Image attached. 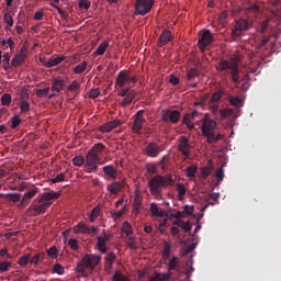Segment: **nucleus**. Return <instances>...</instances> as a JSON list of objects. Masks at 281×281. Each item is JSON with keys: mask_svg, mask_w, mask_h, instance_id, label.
Returning <instances> with one entry per match:
<instances>
[{"mask_svg": "<svg viewBox=\"0 0 281 281\" xmlns=\"http://www.w3.org/2000/svg\"><path fill=\"white\" fill-rule=\"evenodd\" d=\"M65 60V56H57L55 58H49L46 63H44V67H56L57 65H60Z\"/></svg>", "mask_w": 281, "mask_h": 281, "instance_id": "nucleus-28", "label": "nucleus"}, {"mask_svg": "<svg viewBox=\"0 0 281 281\" xmlns=\"http://www.w3.org/2000/svg\"><path fill=\"white\" fill-rule=\"evenodd\" d=\"M150 213L154 216H158L159 218H167L168 213L164 210H159V206H157V203L150 204Z\"/></svg>", "mask_w": 281, "mask_h": 281, "instance_id": "nucleus-24", "label": "nucleus"}, {"mask_svg": "<svg viewBox=\"0 0 281 281\" xmlns=\"http://www.w3.org/2000/svg\"><path fill=\"white\" fill-rule=\"evenodd\" d=\"M144 110H139L135 115H134V122H133V133H136V135H139L142 128H144Z\"/></svg>", "mask_w": 281, "mask_h": 281, "instance_id": "nucleus-10", "label": "nucleus"}, {"mask_svg": "<svg viewBox=\"0 0 281 281\" xmlns=\"http://www.w3.org/2000/svg\"><path fill=\"white\" fill-rule=\"evenodd\" d=\"M36 95L38 98H45V95H49V87L36 90Z\"/></svg>", "mask_w": 281, "mask_h": 281, "instance_id": "nucleus-60", "label": "nucleus"}, {"mask_svg": "<svg viewBox=\"0 0 281 281\" xmlns=\"http://www.w3.org/2000/svg\"><path fill=\"white\" fill-rule=\"evenodd\" d=\"M18 265H20V267H27V265H30V255L20 257Z\"/></svg>", "mask_w": 281, "mask_h": 281, "instance_id": "nucleus-53", "label": "nucleus"}, {"mask_svg": "<svg viewBox=\"0 0 281 281\" xmlns=\"http://www.w3.org/2000/svg\"><path fill=\"white\" fill-rule=\"evenodd\" d=\"M78 5H79L80 10H89V8H91V1H89V0H80Z\"/></svg>", "mask_w": 281, "mask_h": 281, "instance_id": "nucleus-59", "label": "nucleus"}, {"mask_svg": "<svg viewBox=\"0 0 281 281\" xmlns=\"http://www.w3.org/2000/svg\"><path fill=\"white\" fill-rule=\"evenodd\" d=\"M154 4V0H136L134 4V14H136V16H146V14L153 10Z\"/></svg>", "mask_w": 281, "mask_h": 281, "instance_id": "nucleus-4", "label": "nucleus"}, {"mask_svg": "<svg viewBox=\"0 0 281 281\" xmlns=\"http://www.w3.org/2000/svg\"><path fill=\"white\" fill-rule=\"evenodd\" d=\"M67 91H70V93H78L80 91V82L78 80H74L68 87Z\"/></svg>", "mask_w": 281, "mask_h": 281, "instance_id": "nucleus-35", "label": "nucleus"}, {"mask_svg": "<svg viewBox=\"0 0 281 281\" xmlns=\"http://www.w3.org/2000/svg\"><path fill=\"white\" fill-rule=\"evenodd\" d=\"M220 71H228L231 78L235 85H240L243 80H247L249 76L247 75L244 79H240V70L238 69V59L232 58L231 60L222 59L218 65Z\"/></svg>", "mask_w": 281, "mask_h": 281, "instance_id": "nucleus-2", "label": "nucleus"}, {"mask_svg": "<svg viewBox=\"0 0 281 281\" xmlns=\"http://www.w3.org/2000/svg\"><path fill=\"white\" fill-rule=\"evenodd\" d=\"M60 194L52 191V192H45L42 194V198L40 199V203H45V201H54V199H58Z\"/></svg>", "mask_w": 281, "mask_h": 281, "instance_id": "nucleus-29", "label": "nucleus"}, {"mask_svg": "<svg viewBox=\"0 0 281 281\" xmlns=\"http://www.w3.org/2000/svg\"><path fill=\"white\" fill-rule=\"evenodd\" d=\"M38 192V188H34L31 191H27L23 194V198L21 200V203L19 204V207L25 206L26 203H30L32 199H34V195Z\"/></svg>", "mask_w": 281, "mask_h": 281, "instance_id": "nucleus-21", "label": "nucleus"}, {"mask_svg": "<svg viewBox=\"0 0 281 281\" xmlns=\"http://www.w3.org/2000/svg\"><path fill=\"white\" fill-rule=\"evenodd\" d=\"M223 95H224L223 90H218V91L214 92L211 97V102H213V103L218 102L221 100V98H223Z\"/></svg>", "mask_w": 281, "mask_h": 281, "instance_id": "nucleus-58", "label": "nucleus"}, {"mask_svg": "<svg viewBox=\"0 0 281 281\" xmlns=\"http://www.w3.org/2000/svg\"><path fill=\"white\" fill-rule=\"evenodd\" d=\"M47 256L53 260L58 258V248H56V246H52L50 248H48Z\"/></svg>", "mask_w": 281, "mask_h": 281, "instance_id": "nucleus-46", "label": "nucleus"}, {"mask_svg": "<svg viewBox=\"0 0 281 281\" xmlns=\"http://www.w3.org/2000/svg\"><path fill=\"white\" fill-rule=\"evenodd\" d=\"M203 136L206 137L207 144H216V134L214 132H209L203 134Z\"/></svg>", "mask_w": 281, "mask_h": 281, "instance_id": "nucleus-49", "label": "nucleus"}, {"mask_svg": "<svg viewBox=\"0 0 281 281\" xmlns=\"http://www.w3.org/2000/svg\"><path fill=\"white\" fill-rule=\"evenodd\" d=\"M133 207V214H139V210H142V199L135 198Z\"/></svg>", "mask_w": 281, "mask_h": 281, "instance_id": "nucleus-43", "label": "nucleus"}, {"mask_svg": "<svg viewBox=\"0 0 281 281\" xmlns=\"http://www.w3.org/2000/svg\"><path fill=\"white\" fill-rule=\"evenodd\" d=\"M126 187V180H120L108 184L106 190L110 194L117 195Z\"/></svg>", "mask_w": 281, "mask_h": 281, "instance_id": "nucleus-14", "label": "nucleus"}, {"mask_svg": "<svg viewBox=\"0 0 281 281\" xmlns=\"http://www.w3.org/2000/svg\"><path fill=\"white\" fill-rule=\"evenodd\" d=\"M104 260H105V263H104L105 270L109 271V269L113 267V262H115V254L113 252L108 254Z\"/></svg>", "mask_w": 281, "mask_h": 281, "instance_id": "nucleus-30", "label": "nucleus"}, {"mask_svg": "<svg viewBox=\"0 0 281 281\" xmlns=\"http://www.w3.org/2000/svg\"><path fill=\"white\" fill-rule=\"evenodd\" d=\"M74 166H77V168H81V166H85V157L82 156H76L72 158Z\"/></svg>", "mask_w": 281, "mask_h": 281, "instance_id": "nucleus-47", "label": "nucleus"}, {"mask_svg": "<svg viewBox=\"0 0 281 281\" xmlns=\"http://www.w3.org/2000/svg\"><path fill=\"white\" fill-rule=\"evenodd\" d=\"M3 21L9 25V27H12L14 25V19L12 18V14L10 12L4 13Z\"/></svg>", "mask_w": 281, "mask_h": 281, "instance_id": "nucleus-51", "label": "nucleus"}, {"mask_svg": "<svg viewBox=\"0 0 281 281\" xmlns=\"http://www.w3.org/2000/svg\"><path fill=\"white\" fill-rule=\"evenodd\" d=\"M162 122H170L171 124H179V121L181 120V112L179 110H162L161 115Z\"/></svg>", "mask_w": 281, "mask_h": 281, "instance_id": "nucleus-8", "label": "nucleus"}, {"mask_svg": "<svg viewBox=\"0 0 281 281\" xmlns=\"http://www.w3.org/2000/svg\"><path fill=\"white\" fill-rule=\"evenodd\" d=\"M11 267H12V261H8V260L0 261V273H5L10 271Z\"/></svg>", "mask_w": 281, "mask_h": 281, "instance_id": "nucleus-37", "label": "nucleus"}, {"mask_svg": "<svg viewBox=\"0 0 281 281\" xmlns=\"http://www.w3.org/2000/svg\"><path fill=\"white\" fill-rule=\"evenodd\" d=\"M112 281H128V277L124 276L122 271L116 270L112 277Z\"/></svg>", "mask_w": 281, "mask_h": 281, "instance_id": "nucleus-38", "label": "nucleus"}, {"mask_svg": "<svg viewBox=\"0 0 281 281\" xmlns=\"http://www.w3.org/2000/svg\"><path fill=\"white\" fill-rule=\"evenodd\" d=\"M104 175L109 178L115 181L117 179V169H115V166L108 165L103 167Z\"/></svg>", "mask_w": 281, "mask_h": 281, "instance_id": "nucleus-22", "label": "nucleus"}, {"mask_svg": "<svg viewBox=\"0 0 281 281\" xmlns=\"http://www.w3.org/2000/svg\"><path fill=\"white\" fill-rule=\"evenodd\" d=\"M74 234H88L91 235V227L85 223H79L72 228Z\"/></svg>", "mask_w": 281, "mask_h": 281, "instance_id": "nucleus-23", "label": "nucleus"}, {"mask_svg": "<svg viewBox=\"0 0 281 281\" xmlns=\"http://www.w3.org/2000/svg\"><path fill=\"white\" fill-rule=\"evenodd\" d=\"M200 172L203 179H207L212 175V167H202Z\"/></svg>", "mask_w": 281, "mask_h": 281, "instance_id": "nucleus-57", "label": "nucleus"}, {"mask_svg": "<svg viewBox=\"0 0 281 281\" xmlns=\"http://www.w3.org/2000/svg\"><path fill=\"white\" fill-rule=\"evenodd\" d=\"M45 256H47L45 252L35 254L33 257H30V265H34L35 267L41 265L45 260Z\"/></svg>", "mask_w": 281, "mask_h": 281, "instance_id": "nucleus-26", "label": "nucleus"}, {"mask_svg": "<svg viewBox=\"0 0 281 281\" xmlns=\"http://www.w3.org/2000/svg\"><path fill=\"white\" fill-rule=\"evenodd\" d=\"M4 198L9 199L12 203H21V201H23V199H21V193H8Z\"/></svg>", "mask_w": 281, "mask_h": 281, "instance_id": "nucleus-34", "label": "nucleus"}, {"mask_svg": "<svg viewBox=\"0 0 281 281\" xmlns=\"http://www.w3.org/2000/svg\"><path fill=\"white\" fill-rule=\"evenodd\" d=\"M47 207H52V202H41V200H38V204H34L32 210L35 212V215L38 216L41 214H45V212H47Z\"/></svg>", "mask_w": 281, "mask_h": 281, "instance_id": "nucleus-20", "label": "nucleus"}, {"mask_svg": "<svg viewBox=\"0 0 281 281\" xmlns=\"http://www.w3.org/2000/svg\"><path fill=\"white\" fill-rule=\"evenodd\" d=\"M104 148H106V146H104V144L97 143L91 147V149L88 151V154L95 155L97 157H100V154L102 153V150H104Z\"/></svg>", "mask_w": 281, "mask_h": 281, "instance_id": "nucleus-27", "label": "nucleus"}, {"mask_svg": "<svg viewBox=\"0 0 281 281\" xmlns=\"http://www.w3.org/2000/svg\"><path fill=\"white\" fill-rule=\"evenodd\" d=\"M101 212H102V209H100V206H95L94 209H92L89 215V221L91 223H95V220L100 216Z\"/></svg>", "mask_w": 281, "mask_h": 281, "instance_id": "nucleus-32", "label": "nucleus"}, {"mask_svg": "<svg viewBox=\"0 0 281 281\" xmlns=\"http://www.w3.org/2000/svg\"><path fill=\"white\" fill-rule=\"evenodd\" d=\"M247 30H251V21L245 19L237 20L232 29L233 38L243 36V32H247Z\"/></svg>", "mask_w": 281, "mask_h": 281, "instance_id": "nucleus-5", "label": "nucleus"}, {"mask_svg": "<svg viewBox=\"0 0 281 281\" xmlns=\"http://www.w3.org/2000/svg\"><path fill=\"white\" fill-rule=\"evenodd\" d=\"M1 103L3 106H10V104H12V95H10V93L2 94Z\"/></svg>", "mask_w": 281, "mask_h": 281, "instance_id": "nucleus-44", "label": "nucleus"}, {"mask_svg": "<svg viewBox=\"0 0 281 281\" xmlns=\"http://www.w3.org/2000/svg\"><path fill=\"white\" fill-rule=\"evenodd\" d=\"M196 77H199V70L196 68H191L187 71V80L192 82Z\"/></svg>", "mask_w": 281, "mask_h": 281, "instance_id": "nucleus-36", "label": "nucleus"}, {"mask_svg": "<svg viewBox=\"0 0 281 281\" xmlns=\"http://www.w3.org/2000/svg\"><path fill=\"white\" fill-rule=\"evenodd\" d=\"M159 153H161V146L155 142L149 143L145 148V154L147 157H159Z\"/></svg>", "mask_w": 281, "mask_h": 281, "instance_id": "nucleus-16", "label": "nucleus"}, {"mask_svg": "<svg viewBox=\"0 0 281 281\" xmlns=\"http://www.w3.org/2000/svg\"><path fill=\"white\" fill-rule=\"evenodd\" d=\"M182 124H186V126L189 127L190 131L194 128V124L190 121V114H186L183 116Z\"/></svg>", "mask_w": 281, "mask_h": 281, "instance_id": "nucleus-55", "label": "nucleus"}, {"mask_svg": "<svg viewBox=\"0 0 281 281\" xmlns=\"http://www.w3.org/2000/svg\"><path fill=\"white\" fill-rule=\"evenodd\" d=\"M20 109H21L22 113H27V111H30V102L21 101Z\"/></svg>", "mask_w": 281, "mask_h": 281, "instance_id": "nucleus-64", "label": "nucleus"}, {"mask_svg": "<svg viewBox=\"0 0 281 281\" xmlns=\"http://www.w3.org/2000/svg\"><path fill=\"white\" fill-rule=\"evenodd\" d=\"M176 269H179V257L173 256V257L169 260L168 271H176Z\"/></svg>", "mask_w": 281, "mask_h": 281, "instance_id": "nucleus-33", "label": "nucleus"}, {"mask_svg": "<svg viewBox=\"0 0 281 281\" xmlns=\"http://www.w3.org/2000/svg\"><path fill=\"white\" fill-rule=\"evenodd\" d=\"M87 65L88 63L83 60L81 64L75 66L74 67L75 74H83V71L87 70Z\"/></svg>", "mask_w": 281, "mask_h": 281, "instance_id": "nucleus-42", "label": "nucleus"}, {"mask_svg": "<svg viewBox=\"0 0 281 281\" xmlns=\"http://www.w3.org/2000/svg\"><path fill=\"white\" fill-rule=\"evenodd\" d=\"M122 232L123 234H126V236H131V234H133V228L128 222L123 223Z\"/></svg>", "mask_w": 281, "mask_h": 281, "instance_id": "nucleus-54", "label": "nucleus"}, {"mask_svg": "<svg viewBox=\"0 0 281 281\" xmlns=\"http://www.w3.org/2000/svg\"><path fill=\"white\" fill-rule=\"evenodd\" d=\"M178 150L188 159L190 157V150H192V145H190V138L187 136H180L177 140Z\"/></svg>", "mask_w": 281, "mask_h": 281, "instance_id": "nucleus-9", "label": "nucleus"}, {"mask_svg": "<svg viewBox=\"0 0 281 281\" xmlns=\"http://www.w3.org/2000/svg\"><path fill=\"white\" fill-rule=\"evenodd\" d=\"M168 186H175V179L172 178V175H156L147 183V188L149 189V192L154 199H161L164 190H166Z\"/></svg>", "mask_w": 281, "mask_h": 281, "instance_id": "nucleus-1", "label": "nucleus"}, {"mask_svg": "<svg viewBox=\"0 0 281 281\" xmlns=\"http://www.w3.org/2000/svg\"><path fill=\"white\" fill-rule=\"evenodd\" d=\"M176 190L178 192V200L183 201V199H186V192H187L186 186L181 183H177Z\"/></svg>", "mask_w": 281, "mask_h": 281, "instance_id": "nucleus-31", "label": "nucleus"}, {"mask_svg": "<svg viewBox=\"0 0 281 281\" xmlns=\"http://www.w3.org/2000/svg\"><path fill=\"white\" fill-rule=\"evenodd\" d=\"M106 47H109V42L101 43L95 49V54H98V56H104V53L106 52Z\"/></svg>", "mask_w": 281, "mask_h": 281, "instance_id": "nucleus-41", "label": "nucleus"}, {"mask_svg": "<svg viewBox=\"0 0 281 281\" xmlns=\"http://www.w3.org/2000/svg\"><path fill=\"white\" fill-rule=\"evenodd\" d=\"M117 95H120V98H123L121 102V106H123V109H126V106H130V104H133V100H135V98L137 97V92L131 89V87H127V88H123L117 93Z\"/></svg>", "mask_w": 281, "mask_h": 281, "instance_id": "nucleus-6", "label": "nucleus"}, {"mask_svg": "<svg viewBox=\"0 0 281 281\" xmlns=\"http://www.w3.org/2000/svg\"><path fill=\"white\" fill-rule=\"evenodd\" d=\"M229 102L232 106H236L237 109H240V106H243V99H240V97L238 95L229 97Z\"/></svg>", "mask_w": 281, "mask_h": 281, "instance_id": "nucleus-39", "label": "nucleus"}, {"mask_svg": "<svg viewBox=\"0 0 281 281\" xmlns=\"http://www.w3.org/2000/svg\"><path fill=\"white\" fill-rule=\"evenodd\" d=\"M102 234V236L97 237V247L101 254H106L109 251L106 243L111 240V235L106 234V231H103Z\"/></svg>", "mask_w": 281, "mask_h": 281, "instance_id": "nucleus-12", "label": "nucleus"}, {"mask_svg": "<svg viewBox=\"0 0 281 281\" xmlns=\"http://www.w3.org/2000/svg\"><path fill=\"white\" fill-rule=\"evenodd\" d=\"M100 161H102L100 156L88 153L86 155L85 164L86 172H95V170H98V166H100Z\"/></svg>", "mask_w": 281, "mask_h": 281, "instance_id": "nucleus-7", "label": "nucleus"}, {"mask_svg": "<svg viewBox=\"0 0 281 281\" xmlns=\"http://www.w3.org/2000/svg\"><path fill=\"white\" fill-rule=\"evenodd\" d=\"M65 87H67V81L60 77H55L52 80V87H50V91H53V93H60Z\"/></svg>", "mask_w": 281, "mask_h": 281, "instance_id": "nucleus-15", "label": "nucleus"}, {"mask_svg": "<svg viewBox=\"0 0 281 281\" xmlns=\"http://www.w3.org/2000/svg\"><path fill=\"white\" fill-rule=\"evenodd\" d=\"M119 126H122V121L114 120V121H110L103 125H100L99 131L101 133H111V131H114V128H119Z\"/></svg>", "mask_w": 281, "mask_h": 281, "instance_id": "nucleus-18", "label": "nucleus"}, {"mask_svg": "<svg viewBox=\"0 0 281 281\" xmlns=\"http://www.w3.org/2000/svg\"><path fill=\"white\" fill-rule=\"evenodd\" d=\"M131 82V75H128L127 70H121L115 80V89H124L125 85H128Z\"/></svg>", "mask_w": 281, "mask_h": 281, "instance_id": "nucleus-13", "label": "nucleus"}, {"mask_svg": "<svg viewBox=\"0 0 281 281\" xmlns=\"http://www.w3.org/2000/svg\"><path fill=\"white\" fill-rule=\"evenodd\" d=\"M68 245H69L70 249H72V251H78V249H79L78 239L70 238L68 240Z\"/></svg>", "mask_w": 281, "mask_h": 281, "instance_id": "nucleus-61", "label": "nucleus"}, {"mask_svg": "<svg viewBox=\"0 0 281 281\" xmlns=\"http://www.w3.org/2000/svg\"><path fill=\"white\" fill-rule=\"evenodd\" d=\"M172 41V33L170 31H164L158 40L160 46L168 45Z\"/></svg>", "mask_w": 281, "mask_h": 281, "instance_id": "nucleus-25", "label": "nucleus"}, {"mask_svg": "<svg viewBox=\"0 0 281 281\" xmlns=\"http://www.w3.org/2000/svg\"><path fill=\"white\" fill-rule=\"evenodd\" d=\"M215 128H216V121L207 117H204L202 120V127H201L202 135L212 133V131H214Z\"/></svg>", "mask_w": 281, "mask_h": 281, "instance_id": "nucleus-17", "label": "nucleus"}, {"mask_svg": "<svg viewBox=\"0 0 281 281\" xmlns=\"http://www.w3.org/2000/svg\"><path fill=\"white\" fill-rule=\"evenodd\" d=\"M127 245H128L130 249H132V250L137 249V241L135 240L134 237L127 238Z\"/></svg>", "mask_w": 281, "mask_h": 281, "instance_id": "nucleus-63", "label": "nucleus"}, {"mask_svg": "<svg viewBox=\"0 0 281 281\" xmlns=\"http://www.w3.org/2000/svg\"><path fill=\"white\" fill-rule=\"evenodd\" d=\"M53 273H57L58 276H63L65 273V268L60 263H56L53 266Z\"/></svg>", "mask_w": 281, "mask_h": 281, "instance_id": "nucleus-56", "label": "nucleus"}, {"mask_svg": "<svg viewBox=\"0 0 281 281\" xmlns=\"http://www.w3.org/2000/svg\"><path fill=\"white\" fill-rule=\"evenodd\" d=\"M170 278L168 274L156 273L154 277L149 279V281H166Z\"/></svg>", "mask_w": 281, "mask_h": 281, "instance_id": "nucleus-52", "label": "nucleus"}, {"mask_svg": "<svg viewBox=\"0 0 281 281\" xmlns=\"http://www.w3.org/2000/svg\"><path fill=\"white\" fill-rule=\"evenodd\" d=\"M198 168L196 166L192 165V166H189L187 168V177H189L190 179H192L193 177L196 176V172H198Z\"/></svg>", "mask_w": 281, "mask_h": 281, "instance_id": "nucleus-50", "label": "nucleus"}, {"mask_svg": "<svg viewBox=\"0 0 281 281\" xmlns=\"http://www.w3.org/2000/svg\"><path fill=\"white\" fill-rule=\"evenodd\" d=\"M26 58H27V48H25V46H22L19 53H16L12 58L11 67H20V65H23L25 63Z\"/></svg>", "mask_w": 281, "mask_h": 281, "instance_id": "nucleus-11", "label": "nucleus"}, {"mask_svg": "<svg viewBox=\"0 0 281 281\" xmlns=\"http://www.w3.org/2000/svg\"><path fill=\"white\" fill-rule=\"evenodd\" d=\"M220 115L222 117H232V115H234V109L232 108L222 109L220 111Z\"/></svg>", "mask_w": 281, "mask_h": 281, "instance_id": "nucleus-48", "label": "nucleus"}, {"mask_svg": "<svg viewBox=\"0 0 281 281\" xmlns=\"http://www.w3.org/2000/svg\"><path fill=\"white\" fill-rule=\"evenodd\" d=\"M214 41V36H212V32L205 30L199 40L200 49H205L210 43Z\"/></svg>", "mask_w": 281, "mask_h": 281, "instance_id": "nucleus-19", "label": "nucleus"}, {"mask_svg": "<svg viewBox=\"0 0 281 281\" xmlns=\"http://www.w3.org/2000/svg\"><path fill=\"white\" fill-rule=\"evenodd\" d=\"M10 53H5L3 55V59H2V67L4 69V71H9L10 70Z\"/></svg>", "mask_w": 281, "mask_h": 281, "instance_id": "nucleus-40", "label": "nucleus"}, {"mask_svg": "<svg viewBox=\"0 0 281 281\" xmlns=\"http://www.w3.org/2000/svg\"><path fill=\"white\" fill-rule=\"evenodd\" d=\"M215 178H217L218 181H223V179H225V171L223 170V167H220L215 171Z\"/></svg>", "mask_w": 281, "mask_h": 281, "instance_id": "nucleus-62", "label": "nucleus"}, {"mask_svg": "<svg viewBox=\"0 0 281 281\" xmlns=\"http://www.w3.org/2000/svg\"><path fill=\"white\" fill-rule=\"evenodd\" d=\"M102 260V257L100 255H85L82 259L77 265V273H85L87 269L93 270L98 265H100V261Z\"/></svg>", "mask_w": 281, "mask_h": 281, "instance_id": "nucleus-3", "label": "nucleus"}, {"mask_svg": "<svg viewBox=\"0 0 281 281\" xmlns=\"http://www.w3.org/2000/svg\"><path fill=\"white\" fill-rule=\"evenodd\" d=\"M171 249H172V247L170 246V244L166 243L164 246V250H162L164 260H168V258H170Z\"/></svg>", "mask_w": 281, "mask_h": 281, "instance_id": "nucleus-45", "label": "nucleus"}]
</instances>
